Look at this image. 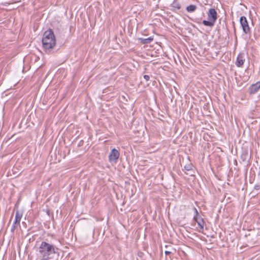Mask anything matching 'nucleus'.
I'll return each instance as SVG.
<instances>
[{
	"instance_id": "13",
	"label": "nucleus",
	"mask_w": 260,
	"mask_h": 260,
	"mask_svg": "<svg viewBox=\"0 0 260 260\" xmlns=\"http://www.w3.org/2000/svg\"><path fill=\"white\" fill-rule=\"evenodd\" d=\"M184 169L187 171H191L192 169V165L191 164H188L184 166Z\"/></svg>"
},
{
	"instance_id": "7",
	"label": "nucleus",
	"mask_w": 260,
	"mask_h": 260,
	"mask_svg": "<svg viewBox=\"0 0 260 260\" xmlns=\"http://www.w3.org/2000/svg\"><path fill=\"white\" fill-rule=\"evenodd\" d=\"M260 88V81H258L254 84H251L249 88L248 92L250 94L255 93Z\"/></svg>"
},
{
	"instance_id": "8",
	"label": "nucleus",
	"mask_w": 260,
	"mask_h": 260,
	"mask_svg": "<svg viewBox=\"0 0 260 260\" xmlns=\"http://www.w3.org/2000/svg\"><path fill=\"white\" fill-rule=\"evenodd\" d=\"M245 60L244 54L240 53L237 56L235 64L237 67H241L243 65Z\"/></svg>"
},
{
	"instance_id": "2",
	"label": "nucleus",
	"mask_w": 260,
	"mask_h": 260,
	"mask_svg": "<svg viewBox=\"0 0 260 260\" xmlns=\"http://www.w3.org/2000/svg\"><path fill=\"white\" fill-rule=\"evenodd\" d=\"M42 42L45 52L51 53L56 45L55 37L52 29H49L44 32Z\"/></svg>"
},
{
	"instance_id": "14",
	"label": "nucleus",
	"mask_w": 260,
	"mask_h": 260,
	"mask_svg": "<svg viewBox=\"0 0 260 260\" xmlns=\"http://www.w3.org/2000/svg\"><path fill=\"white\" fill-rule=\"evenodd\" d=\"M18 225L17 224H14V222H13V225L11 228V231L14 232V230L17 228Z\"/></svg>"
},
{
	"instance_id": "6",
	"label": "nucleus",
	"mask_w": 260,
	"mask_h": 260,
	"mask_svg": "<svg viewBox=\"0 0 260 260\" xmlns=\"http://www.w3.org/2000/svg\"><path fill=\"white\" fill-rule=\"evenodd\" d=\"M193 220L198 223L200 230H199V232L200 233H203L204 230V221L202 217H201L200 216H194L193 217Z\"/></svg>"
},
{
	"instance_id": "5",
	"label": "nucleus",
	"mask_w": 260,
	"mask_h": 260,
	"mask_svg": "<svg viewBox=\"0 0 260 260\" xmlns=\"http://www.w3.org/2000/svg\"><path fill=\"white\" fill-rule=\"evenodd\" d=\"M119 156V153L116 149H113L109 155L110 162H116Z\"/></svg>"
},
{
	"instance_id": "12",
	"label": "nucleus",
	"mask_w": 260,
	"mask_h": 260,
	"mask_svg": "<svg viewBox=\"0 0 260 260\" xmlns=\"http://www.w3.org/2000/svg\"><path fill=\"white\" fill-rule=\"evenodd\" d=\"M197 6L194 5H190L186 8V10L188 12L192 13L196 11Z\"/></svg>"
},
{
	"instance_id": "11",
	"label": "nucleus",
	"mask_w": 260,
	"mask_h": 260,
	"mask_svg": "<svg viewBox=\"0 0 260 260\" xmlns=\"http://www.w3.org/2000/svg\"><path fill=\"white\" fill-rule=\"evenodd\" d=\"M171 7L173 8V10H179L181 8V5L177 0H174L171 4Z\"/></svg>"
},
{
	"instance_id": "1",
	"label": "nucleus",
	"mask_w": 260,
	"mask_h": 260,
	"mask_svg": "<svg viewBox=\"0 0 260 260\" xmlns=\"http://www.w3.org/2000/svg\"><path fill=\"white\" fill-rule=\"evenodd\" d=\"M58 248L55 245L42 241L38 247V255L42 260H48L58 255Z\"/></svg>"
},
{
	"instance_id": "17",
	"label": "nucleus",
	"mask_w": 260,
	"mask_h": 260,
	"mask_svg": "<svg viewBox=\"0 0 260 260\" xmlns=\"http://www.w3.org/2000/svg\"><path fill=\"white\" fill-rule=\"evenodd\" d=\"M193 210H194V212L196 213V215L195 216H197V217L199 216L200 215H199V212H198L197 209L195 207H194L193 208Z\"/></svg>"
},
{
	"instance_id": "15",
	"label": "nucleus",
	"mask_w": 260,
	"mask_h": 260,
	"mask_svg": "<svg viewBox=\"0 0 260 260\" xmlns=\"http://www.w3.org/2000/svg\"><path fill=\"white\" fill-rule=\"evenodd\" d=\"M254 188L255 190H258L260 189V185L259 184L255 185Z\"/></svg>"
},
{
	"instance_id": "10",
	"label": "nucleus",
	"mask_w": 260,
	"mask_h": 260,
	"mask_svg": "<svg viewBox=\"0 0 260 260\" xmlns=\"http://www.w3.org/2000/svg\"><path fill=\"white\" fill-rule=\"evenodd\" d=\"M138 40L142 44H147L150 43L153 41V38L152 37H150L147 38H139Z\"/></svg>"
},
{
	"instance_id": "18",
	"label": "nucleus",
	"mask_w": 260,
	"mask_h": 260,
	"mask_svg": "<svg viewBox=\"0 0 260 260\" xmlns=\"http://www.w3.org/2000/svg\"><path fill=\"white\" fill-rule=\"evenodd\" d=\"M165 254H166V255H168V254H170L171 252L170 251H166L165 252Z\"/></svg>"
},
{
	"instance_id": "16",
	"label": "nucleus",
	"mask_w": 260,
	"mask_h": 260,
	"mask_svg": "<svg viewBox=\"0 0 260 260\" xmlns=\"http://www.w3.org/2000/svg\"><path fill=\"white\" fill-rule=\"evenodd\" d=\"M144 78L146 80V81H148L150 79V77L149 75H145L144 76Z\"/></svg>"
},
{
	"instance_id": "9",
	"label": "nucleus",
	"mask_w": 260,
	"mask_h": 260,
	"mask_svg": "<svg viewBox=\"0 0 260 260\" xmlns=\"http://www.w3.org/2000/svg\"><path fill=\"white\" fill-rule=\"evenodd\" d=\"M22 216V213L20 211L17 210L16 212L15 220L14 221V224L20 225V222Z\"/></svg>"
},
{
	"instance_id": "4",
	"label": "nucleus",
	"mask_w": 260,
	"mask_h": 260,
	"mask_svg": "<svg viewBox=\"0 0 260 260\" xmlns=\"http://www.w3.org/2000/svg\"><path fill=\"white\" fill-rule=\"evenodd\" d=\"M240 22L243 31L246 34L250 33V29L246 18L245 16H241L240 19Z\"/></svg>"
},
{
	"instance_id": "3",
	"label": "nucleus",
	"mask_w": 260,
	"mask_h": 260,
	"mask_svg": "<svg viewBox=\"0 0 260 260\" xmlns=\"http://www.w3.org/2000/svg\"><path fill=\"white\" fill-rule=\"evenodd\" d=\"M207 16L208 20H203V24L207 26H213L217 18V14L216 10L213 8L210 9L207 13Z\"/></svg>"
}]
</instances>
